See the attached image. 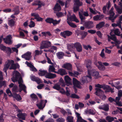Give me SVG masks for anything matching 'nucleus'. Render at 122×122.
<instances>
[{
	"label": "nucleus",
	"instance_id": "nucleus-35",
	"mask_svg": "<svg viewBox=\"0 0 122 122\" xmlns=\"http://www.w3.org/2000/svg\"><path fill=\"white\" fill-rule=\"evenodd\" d=\"M55 66H54L53 65H50L48 69L49 72H54L56 73V72L57 71H55Z\"/></svg>",
	"mask_w": 122,
	"mask_h": 122
},
{
	"label": "nucleus",
	"instance_id": "nucleus-31",
	"mask_svg": "<svg viewBox=\"0 0 122 122\" xmlns=\"http://www.w3.org/2000/svg\"><path fill=\"white\" fill-rule=\"evenodd\" d=\"M56 55L57 57L59 59H62L64 56V53L62 52H59L56 53Z\"/></svg>",
	"mask_w": 122,
	"mask_h": 122
},
{
	"label": "nucleus",
	"instance_id": "nucleus-42",
	"mask_svg": "<svg viewBox=\"0 0 122 122\" xmlns=\"http://www.w3.org/2000/svg\"><path fill=\"white\" fill-rule=\"evenodd\" d=\"M80 34L81 35V38L83 39L86 36L87 34V33L86 31H82L81 32Z\"/></svg>",
	"mask_w": 122,
	"mask_h": 122
},
{
	"label": "nucleus",
	"instance_id": "nucleus-49",
	"mask_svg": "<svg viewBox=\"0 0 122 122\" xmlns=\"http://www.w3.org/2000/svg\"><path fill=\"white\" fill-rule=\"evenodd\" d=\"M122 96V91H119L118 93V97H116L115 99H120Z\"/></svg>",
	"mask_w": 122,
	"mask_h": 122
},
{
	"label": "nucleus",
	"instance_id": "nucleus-57",
	"mask_svg": "<svg viewBox=\"0 0 122 122\" xmlns=\"http://www.w3.org/2000/svg\"><path fill=\"white\" fill-rule=\"evenodd\" d=\"M111 34V33L110 35H111V36L110 37V38L115 41H116L117 38L114 35H112Z\"/></svg>",
	"mask_w": 122,
	"mask_h": 122
},
{
	"label": "nucleus",
	"instance_id": "nucleus-59",
	"mask_svg": "<svg viewBox=\"0 0 122 122\" xmlns=\"http://www.w3.org/2000/svg\"><path fill=\"white\" fill-rule=\"evenodd\" d=\"M35 25V23L33 21H31L30 24L29 25V26L30 28L34 27Z\"/></svg>",
	"mask_w": 122,
	"mask_h": 122
},
{
	"label": "nucleus",
	"instance_id": "nucleus-5",
	"mask_svg": "<svg viewBox=\"0 0 122 122\" xmlns=\"http://www.w3.org/2000/svg\"><path fill=\"white\" fill-rule=\"evenodd\" d=\"M12 39L11 35L10 34L6 36L5 38H4L3 40L5 43L8 45H10L13 43V41L12 40Z\"/></svg>",
	"mask_w": 122,
	"mask_h": 122
},
{
	"label": "nucleus",
	"instance_id": "nucleus-23",
	"mask_svg": "<svg viewBox=\"0 0 122 122\" xmlns=\"http://www.w3.org/2000/svg\"><path fill=\"white\" fill-rule=\"evenodd\" d=\"M17 116L19 118L25 120V117L26 116V114L25 113H19L17 114Z\"/></svg>",
	"mask_w": 122,
	"mask_h": 122
},
{
	"label": "nucleus",
	"instance_id": "nucleus-25",
	"mask_svg": "<svg viewBox=\"0 0 122 122\" xmlns=\"http://www.w3.org/2000/svg\"><path fill=\"white\" fill-rule=\"evenodd\" d=\"M61 9V8L60 5L58 3H57L56 4L53 9V10L54 11L55 13H56V12L60 11Z\"/></svg>",
	"mask_w": 122,
	"mask_h": 122
},
{
	"label": "nucleus",
	"instance_id": "nucleus-40",
	"mask_svg": "<svg viewBox=\"0 0 122 122\" xmlns=\"http://www.w3.org/2000/svg\"><path fill=\"white\" fill-rule=\"evenodd\" d=\"M6 53L8 55H10L12 53L11 48L9 47H6L5 51Z\"/></svg>",
	"mask_w": 122,
	"mask_h": 122
},
{
	"label": "nucleus",
	"instance_id": "nucleus-28",
	"mask_svg": "<svg viewBox=\"0 0 122 122\" xmlns=\"http://www.w3.org/2000/svg\"><path fill=\"white\" fill-rule=\"evenodd\" d=\"M64 80L66 84H71V79L68 76H65Z\"/></svg>",
	"mask_w": 122,
	"mask_h": 122
},
{
	"label": "nucleus",
	"instance_id": "nucleus-56",
	"mask_svg": "<svg viewBox=\"0 0 122 122\" xmlns=\"http://www.w3.org/2000/svg\"><path fill=\"white\" fill-rule=\"evenodd\" d=\"M65 121V119L62 117L59 118L56 120L57 122H64Z\"/></svg>",
	"mask_w": 122,
	"mask_h": 122
},
{
	"label": "nucleus",
	"instance_id": "nucleus-19",
	"mask_svg": "<svg viewBox=\"0 0 122 122\" xmlns=\"http://www.w3.org/2000/svg\"><path fill=\"white\" fill-rule=\"evenodd\" d=\"M73 83L74 86L78 88L80 87L81 84L80 82L74 78H73Z\"/></svg>",
	"mask_w": 122,
	"mask_h": 122
},
{
	"label": "nucleus",
	"instance_id": "nucleus-8",
	"mask_svg": "<svg viewBox=\"0 0 122 122\" xmlns=\"http://www.w3.org/2000/svg\"><path fill=\"white\" fill-rule=\"evenodd\" d=\"M95 65L97 67L99 70L101 71H104L105 69V67L102 64L101 62L99 61L98 62H95Z\"/></svg>",
	"mask_w": 122,
	"mask_h": 122
},
{
	"label": "nucleus",
	"instance_id": "nucleus-15",
	"mask_svg": "<svg viewBox=\"0 0 122 122\" xmlns=\"http://www.w3.org/2000/svg\"><path fill=\"white\" fill-rule=\"evenodd\" d=\"M62 68H65L68 71H71L72 70V65L69 63H66L64 64L62 66Z\"/></svg>",
	"mask_w": 122,
	"mask_h": 122
},
{
	"label": "nucleus",
	"instance_id": "nucleus-52",
	"mask_svg": "<svg viewBox=\"0 0 122 122\" xmlns=\"http://www.w3.org/2000/svg\"><path fill=\"white\" fill-rule=\"evenodd\" d=\"M61 19H60L58 20L57 21L56 20H54L52 22V23L53 25L55 26L56 25L59 24L61 21Z\"/></svg>",
	"mask_w": 122,
	"mask_h": 122
},
{
	"label": "nucleus",
	"instance_id": "nucleus-6",
	"mask_svg": "<svg viewBox=\"0 0 122 122\" xmlns=\"http://www.w3.org/2000/svg\"><path fill=\"white\" fill-rule=\"evenodd\" d=\"M36 105L39 109H42L45 106V104L44 103V100H38Z\"/></svg>",
	"mask_w": 122,
	"mask_h": 122
},
{
	"label": "nucleus",
	"instance_id": "nucleus-24",
	"mask_svg": "<svg viewBox=\"0 0 122 122\" xmlns=\"http://www.w3.org/2000/svg\"><path fill=\"white\" fill-rule=\"evenodd\" d=\"M96 92L95 93L96 95L100 96L104 93V92L100 88H96L95 89Z\"/></svg>",
	"mask_w": 122,
	"mask_h": 122
},
{
	"label": "nucleus",
	"instance_id": "nucleus-27",
	"mask_svg": "<svg viewBox=\"0 0 122 122\" xmlns=\"http://www.w3.org/2000/svg\"><path fill=\"white\" fill-rule=\"evenodd\" d=\"M40 72L38 73L39 75L40 76H45V77L46 75L47 72V71L46 70H42V69H40L39 70Z\"/></svg>",
	"mask_w": 122,
	"mask_h": 122
},
{
	"label": "nucleus",
	"instance_id": "nucleus-2",
	"mask_svg": "<svg viewBox=\"0 0 122 122\" xmlns=\"http://www.w3.org/2000/svg\"><path fill=\"white\" fill-rule=\"evenodd\" d=\"M18 64H14V61L13 60H9L4 65L3 70L5 72L6 74L7 75V70L8 69L9 66L11 65L10 68V70H15L17 68V66H18Z\"/></svg>",
	"mask_w": 122,
	"mask_h": 122
},
{
	"label": "nucleus",
	"instance_id": "nucleus-33",
	"mask_svg": "<svg viewBox=\"0 0 122 122\" xmlns=\"http://www.w3.org/2000/svg\"><path fill=\"white\" fill-rule=\"evenodd\" d=\"M75 3L74 5L79 7L82 5V2L80 1V0H74Z\"/></svg>",
	"mask_w": 122,
	"mask_h": 122
},
{
	"label": "nucleus",
	"instance_id": "nucleus-64",
	"mask_svg": "<svg viewBox=\"0 0 122 122\" xmlns=\"http://www.w3.org/2000/svg\"><path fill=\"white\" fill-rule=\"evenodd\" d=\"M116 10L119 14H121L122 13V8L118 7Z\"/></svg>",
	"mask_w": 122,
	"mask_h": 122
},
{
	"label": "nucleus",
	"instance_id": "nucleus-39",
	"mask_svg": "<svg viewBox=\"0 0 122 122\" xmlns=\"http://www.w3.org/2000/svg\"><path fill=\"white\" fill-rule=\"evenodd\" d=\"M15 23V21L13 19H11L8 21V25L11 27L14 26Z\"/></svg>",
	"mask_w": 122,
	"mask_h": 122
},
{
	"label": "nucleus",
	"instance_id": "nucleus-53",
	"mask_svg": "<svg viewBox=\"0 0 122 122\" xmlns=\"http://www.w3.org/2000/svg\"><path fill=\"white\" fill-rule=\"evenodd\" d=\"M73 118L71 116L67 117V120L69 122H73Z\"/></svg>",
	"mask_w": 122,
	"mask_h": 122
},
{
	"label": "nucleus",
	"instance_id": "nucleus-16",
	"mask_svg": "<svg viewBox=\"0 0 122 122\" xmlns=\"http://www.w3.org/2000/svg\"><path fill=\"white\" fill-rule=\"evenodd\" d=\"M76 48L77 51L79 52L82 51V46L80 43L78 42L75 43V48Z\"/></svg>",
	"mask_w": 122,
	"mask_h": 122
},
{
	"label": "nucleus",
	"instance_id": "nucleus-55",
	"mask_svg": "<svg viewBox=\"0 0 122 122\" xmlns=\"http://www.w3.org/2000/svg\"><path fill=\"white\" fill-rule=\"evenodd\" d=\"M83 46L84 48L86 50H88V49H89L90 50H91L92 48L91 46L90 45H88L87 46L83 45Z\"/></svg>",
	"mask_w": 122,
	"mask_h": 122
},
{
	"label": "nucleus",
	"instance_id": "nucleus-22",
	"mask_svg": "<svg viewBox=\"0 0 122 122\" xmlns=\"http://www.w3.org/2000/svg\"><path fill=\"white\" fill-rule=\"evenodd\" d=\"M30 79L32 81H36L38 84L41 82V80L39 78L36 77L34 76H31L30 77Z\"/></svg>",
	"mask_w": 122,
	"mask_h": 122
},
{
	"label": "nucleus",
	"instance_id": "nucleus-50",
	"mask_svg": "<svg viewBox=\"0 0 122 122\" xmlns=\"http://www.w3.org/2000/svg\"><path fill=\"white\" fill-rule=\"evenodd\" d=\"M45 21L47 23L51 24L53 21V19L52 18H48L45 20Z\"/></svg>",
	"mask_w": 122,
	"mask_h": 122
},
{
	"label": "nucleus",
	"instance_id": "nucleus-3",
	"mask_svg": "<svg viewBox=\"0 0 122 122\" xmlns=\"http://www.w3.org/2000/svg\"><path fill=\"white\" fill-rule=\"evenodd\" d=\"M50 42L47 41H42L40 44V48L42 49L50 47L51 46Z\"/></svg>",
	"mask_w": 122,
	"mask_h": 122
},
{
	"label": "nucleus",
	"instance_id": "nucleus-63",
	"mask_svg": "<svg viewBox=\"0 0 122 122\" xmlns=\"http://www.w3.org/2000/svg\"><path fill=\"white\" fill-rule=\"evenodd\" d=\"M66 91L65 92V93L66 95L68 96H69L70 95V92L69 89L68 87H66Z\"/></svg>",
	"mask_w": 122,
	"mask_h": 122
},
{
	"label": "nucleus",
	"instance_id": "nucleus-20",
	"mask_svg": "<svg viewBox=\"0 0 122 122\" xmlns=\"http://www.w3.org/2000/svg\"><path fill=\"white\" fill-rule=\"evenodd\" d=\"M33 5H38V8H41L42 5L44 6V4L42 2L39 0H37L35 1L32 4Z\"/></svg>",
	"mask_w": 122,
	"mask_h": 122
},
{
	"label": "nucleus",
	"instance_id": "nucleus-14",
	"mask_svg": "<svg viewBox=\"0 0 122 122\" xmlns=\"http://www.w3.org/2000/svg\"><path fill=\"white\" fill-rule=\"evenodd\" d=\"M98 108L100 109L103 110L104 111L108 112L109 109V106L108 104H104L102 106H100Z\"/></svg>",
	"mask_w": 122,
	"mask_h": 122
},
{
	"label": "nucleus",
	"instance_id": "nucleus-13",
	"mask_svg": "<svg viewBox=\"0 0 122 122\" xmlns=\"http://www.w3.org/2000/svg\"><path fill=\"white\" fill-rule=\"evenodd\" d=\"M72 34V32L68 30L64 31L63 32L61 33L60 35L65 38H66V36H69Z\"/></svg>",
	"mask_w": 122,
	"mask_h": 122
},
{
	"label": "nucleus",
	"instance_id": "nucleus-12",
	"mask_svg": "<svg viewBox=\"0 0 122 122\" xmlns=\"http://www.w3.org/2000/svg\"><path fill=\"white\" fill-rule=\"evenodd\" d=\"M31 16L34 17V19H36L37 21H42L43 19L40 17L39 15L37 13H31Z\"/></svg>",
	"mask_w": 122,
	"mask_h": 122
},
{
	"label": "nucleus",
	"instance_id": "nucleus-10",
	"mask_svg": "<svg viewBox=\"0 0 122 122\" xmlns=\"http://www.w3.org/2000/svg\"><path fill=\"white\" fill-rule=\"evenodd\" d=\"M31 53L29 51L27 52L26 53L22 55L21 57L25 58L26 60H29L31 59Z\"/></svg>",
	"mask_w": 122,
	"mask_h": 122
},
{
	"label": "nucleus",
	"instance_id": "nucleus-54",
	"mask_svg": "<svg viewBox=\"0 0 122 122\" xmlns=\"http://www.w3.org/2000/svg\"><path fill=\"white\" fill-rule=\"evenodd\" d=\"M59 83V84H62L61 86H65L63 80L61 78L60 79Z\"/></svg>",
	"mask_w": 122,
	"mask_h": 122
},
{
	"label": "nucleus",
	"instance_id": "nucleus-44",
	"mask_svg": "<svg viewBox=\"0 0 122 122\" xmlns=\"http://www.w3.org/2000/svg\"><path fill=\"white\" fill-rule=\"evenodd\" d=\"M76 17L75 15H74L70 16V17H69V15H68L67 16V19L68 20H69L70 21H73Z\"/></svg>",
	"mask_w": 122,
	"mask_h": 122
},
{
	"label": "nucleus",
	"instance_id": "nucleus-30",
	"mask_svg": "<svg viewBox=\"0 0 122 122\" xmlns=\"http://www.w3.org/2000/svg\"><path fill=\"white\" fill-rule=\"evenodd\" d=\"M120 100H108L111 102H116L117 105L119 106H122V103L121 101H119Z\"/></svg>",
	"mask_w": 122,
	"mask_h": 122
},
{
	"label": "nucleus",
	"instance_id": "nucleus-9",
	"mask_svg": "<svg viewBox=\"0 0 122 122\" xmlns=\"http://www.w3.org/2000/svg\"><path fill=\"white\" fill-rule=\"evenodd\" d=\"M114 89L112 88L109 86L106 85L104 89V90H105V92L106 93H107L109 92H111L112 93L114 92Z\"/></svg>",
	"mask_w": 122,
	"mask_h": 122
},
{
	"label": "nucleus",
	"instance_id": "nucleus-34",
	"mask_svg": "<svg viewBox=\"0 0 122 122\" xmlns=\"http://www.w3.org/2000/svg\"><path fill=\"white\" fill-rule=\"evenodd\" d=\"M79 17L81 20V24H83L84 22V21L83 20H85V17L83 16L82 13L80 12H79Z\"/></svg>",
	"mask_w": 122,
	"mask_h": 122
},
{
	"label": "nucleus",
	"instance_id": "nucleus-11",
	"mask_svg": "<svg viewBox=\"0 0 122 122\" xmlns=\"http://www.w3.org/2000/svg\"><path fill=\"white\" fill-rule=\"evenodd\" d=\"M88 74L91 75L92 76H98L99 74L98 72L96 71V70L93 69H91L90 70H88Z\"/></svg>",
	"mask_w": 122,
	"mask_h": 122
},
{
	"label": "nucleus",
	"instance_id": "nucleus-58",
	"mask_svg": "<svg viewBox=\"0 0 122 122\" xmlns=\"http://www.w3.org/2000/svg\"><path fill=\"white\" fill-rule=\"evenodd\" d=\"M30 97L32 99H38V98L36 95L34 93H32L30 95Z\"/></svg>",
	"mask_w": 122,
	"mask_h": 122
},
{
	"label": "nucleus",
	"instance_id": "nucleus-46",
	"mask_svg": "<svg viewBox=\"0 0 122 122\" xmlns=\"http://www.w3.org/2000/svg\"><path fill=\"white\" fill-rule=\"evenodd\" d=\"M105 85L106 84H102L101 85L98 84L95 85V86L96 87H98L100 88H103V89L104 90V89Z\"/></svg>",
	"mask_w": 122,
	"mask_h": 122
},
{
	"label": "nucleus",
	"instance_id": "nucleus-17",
	"mask_svg": "<svg viewBox=\"0 0 122 122\" xmlns=\"http://www.w3.org/2000/svg\"><path fill=\"white\" fill-rule=\"evenodd\" d=\"M56 76L55 74L51 73V72H47L45 77L49 79H52L55 78Z\"/></svg>",
	"mask_w": 122,
	"mask_h": 122
},
{
	"label": "nucleus",
	"instance_id": "nucleus-37",
	"mask_svg": "<svg viewBox=\"0 0 122 122\" xmlns=\"http://www.w3.org/2000/svg\"><path fill=\"white\" fill-rule=\"evenodd\" d=\"M81 82L83 84L89 82V81L87 79L86 77L85 76H83L81 78Z\"/></svg>",
	"mask_w": 122,
	"mask_h": 122
},
{
	"label": "nucleus",
	"instance_id": "nucleus-38",
	"mask_svg": "<svg viewBox=\"0 0 122 122\" xmlns=\"http://www.w3.org/2000/svg\"><path fill=\"white\" fill-rule=\"evenodd\" d=\"M104 24L105 23L104 22H101L97 25L96 28L98 29H99L103 26Z\"/></svg>",
	"mask_w": 122,
	"mask_h": 122
},
{
	"label": "nucleus",
	"instance_id": "nucleus-47",
	"mask_svg": "<svg viewBox=\"0 0 122 122\" xmlns=\"http://www.w3.org/2000/svg\"><path fill=\"white\" fill-rule=\"evenodd\" d=\"M13 97L14 98L16 99H21L22 98L20 96L19 94L14 93L13 95Z\"/></svg>",
	"mask_w": 122,
	"mask_h": 122
},
{
	"label": "nucleus",
	"instance_id": "nucleus-1",
	"mask_svg": "<svg viewBox=\"0 0 122 122\" xmlns=\"http://www.w3.org/2000/svg\"><path fill=\"white\" fill-rule=\"evenodd\" d=\"M11 79L14 82L18 81L20 88H21L24 90L25 89L26 86L25 85L22 84L23 81L22 78L20 77V73L18 72L17 71H14L13 73V76Z\"/></svg>",
	"mask_w": 122,
	"mask_h": 122
},
{
	"label": "nucleus",
	"instance_id": "nucleus-4",
	"mask_svg": "<svg viewBox=\"0 0 122 122\" xmlns=\"http://www.w3.org/2000/svg\"><path fill=\"white\" fill-rule=\"evenodd\" d=\"M114 8L112 7L109 11L110 16L108 17V19L112 21V22H113L114 21V20L116 18L117 15H116L115 16V14L113 12Z\"/></svg>",
	"mask_w": 122,
	"mask_h": 122
},
{
	"label": "nucleus",
	"instance_id": "nucleus-45",
	"mask_svg": "<svg viewBox=\"0 0 122 122\" xmlns=\"http://www.w3.org/2000/svg\"><path fill=\"white\" fill-rule=\"evenodd\" d=\"M53 88L57 90H59L61 88L60 85L58 83H56L55 84Z\"/></svg>",
	"mask_w": 122,
	"mask_h": 122
},
{
	"label": "nucleus",
	"instance_id": "nucleus-26",
	"mask_svg": "<svg viewBox=\"0 0 122 122\" xmlns=\"http://www.w3.org/2000/svg\"><path fill=\"white\" fill-rule=\"evenodd\" d=\"M86 67L87 68L88 70H90L92 69L91 66L92 61L90 60H87L86 61Z\"/></svg>",
	"mask_w": 122,
	"mask_h": 122
},
{
	"label": "nucleus",
	"instance_id": "nucleus-61",
	"mask_svg": "<svg viewBox=\"0 0 122 122\" xmlns=\"http://www.w3.org/2000/svg\"><path fill=\"white\" fill-rule=\"evenodd\" d=\"M79 7L74 5V6L73 8V11L75 12H76L79 10Z\"/></svg>",
	"mask_w": 122,
	"mask_h": 122
},
{
	"label": "nucleus",
	"instance_id": "nucleus-36",
	"mask_svg": "<svg viewBox=\"0 0 122 122\" xmlns=\"http://www.w3.org/2000/svg\"><path fill=\"white\" fill-rule=\"evenodd\" d=\"M3 86H6V82L5 81H0V87H1ZM2 90L0 91V95L3 93Z\"/></svg>",
	"mask_w": 122,
	"mask_h": 122
},
{
	"label": "nucleus",
	"instance_id": "nucleus-41",
	"mask_svg": "<svg viewBox=\"0 0 122 122\" xmlns=\"http://www.w3.org/2000/svg\"><path fill=\"white\" fill-rule=\"evenodd\" d=\"M106 120L108 122H112L114 121V118L113 117H111L110 116H108L106 117Z\"/></svg>",
	"mask_w": 122,
	"mask_h": 122
},
{
	"label": "nucleus",
	"instance_id": "nucleus-21",
	"mask_svg": "<svg viewBox=\"0 0 122 122\" xmlns=\"http://www.w3.org/2000/svg\"><path fill=\"white\" fill-rule=\"evenodd\" d=\"M75 48V43L74 44L71 43L67 45L68 49L72 52H74V50Z\"/></svg>",
	"mask_w": 122,
	"mask_h": 122
},
{
	"label": "nucleus",
	"instance_id": "nucleus-43",
	"mask_svg": "<svg viewBox=\"0 0 122 122\" xmlns=\"http://www.w3.org/2000/svg\"><path fill=\"white\" fill-rule=\"evenodd\" d=\"M114 31L115 35L118 36H120L121 37H122V34H121V35H120V32L118 29H117L114 30Z\"/></svg>",
	"mask_w": 122,
	"mask_h": 122
},
{
	"label": "nucleus",
	"instance_id": "nucleus-51",
	"mask_svg": "<svg viewBox=\"0 0 122 122\" xmlns=\"http://www.w3.org/2000/svg\"><path fill=\"white\" fill-rule=\"evenodd\" d=\"M35 56H36L41 55L42 53V51L41 50L39 51L38 50H36L35 51Z\"/></svg>",
	"mask_w": 122,
	"mask_h": 122
},
{
	"label": "nucleus",
	"instance_id": "nucleus-7",
	"mask_svg": "<svg viewBox=\"0 0 122 122\" xmlns=\"http://www.w3.org/2000/svg\"><path fill=\"white\" fill-rule=\"evenodd\" d=\"M83 25L87 29L92 28L94 27L93 23L91 21L85 22L84 23Z\"/></svg>",
	"mask_w": 122,
	"mask_h": 122
},
{
	"label": "nucleus",
	"instance_id": "nucleus-62",
	"mask_svg": "<svg viewBox=\"0 0 122 122\" xmlns=\"http://www.w3.org/2000/svg\"><path fill=\"white\" fill-rule=\"evenodd\" d=\"M12 91L14 92H18L17 86L16 85L14 86L12 89Z\"/></svg>",
	"mask_w": 122,
	"mask_h": 122
},
{
	"label": "nucleus",
	"instance_id": "nucleus-48",
	"mask_svg": "<svg viewBox=\"0 0 122 122\" xmlns=\"http://www.w3.org/2000/svg\"><path fill=\"white\" fill-rule=\"evenodd\" d=\"M67 22L68 25L71 27L73 28H76L77 27V25L74 23L70 22L68 20L67 21Z\"/></svg>",
	"mask_w": 122,
	"mask_h": 122
},
{
	"label": "nucleus",
	"instance_id": "nucleus-32",
	"mask_svg": "<svg viewBox=\"0 0 122 122\" xmlns=\"http://www.w3.org/2000/svg\"><path fill=\"white\" fill-rule=\"evenodd\" d=\"M12 11L14 12V15H17L19 14L20 12L19 6H16L14 8Z\"/></svg>",
	"mask_w": 122,
	"mask_h": 122
},
{
	"label": "nucleus",
	"instance_id": "nucleus-60",
	"mask_svg": "<svg viewBox=\"0 0 122 122\" xmlns=\"http://www.w3.org/2000/svg\"><path fill=\"white\" fill-rule=\"evenodd\" d=\"M71 97L72 98H75L76 99L79 98V97L75 94H72Z\"/></svg>",
	"mask_w": 122,
	"mask_h": 122
},
{
	"label": "nucleus",
	"instance_id": "nucleus-29",
	"mask_svg": "<svg viewBox=\"0 0 122 122\" xmlns=\"http://www.w3.org/2000/svg\"><path fill=\"white\" fill-rule=\"evenodd\" d=\"M103 15H97L93 17V20L95 21H98L100 20L103 17Z\"/></svg>",
	"mask_w": 122,
	"mask_h": 122
},
{
	"label": "nucleus",
	"instance_id": "nucleus-18",
	"mask_svg": "<svg viewBox=\"0 0 122 122\" xmlns=\"http://www.w3.org/2000/svg\"><path fill=\"white\" fill-rule=\"evenodd\" d=\"M56 73L60 74L62 76L66 75L67 74V73L66 70L63 68L59 69L58 70V71L56 72Z\"/></svg>",
	"mask_w": 122,
	"mask_h": 122
}]
</instances>
